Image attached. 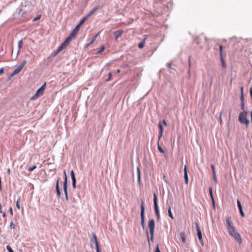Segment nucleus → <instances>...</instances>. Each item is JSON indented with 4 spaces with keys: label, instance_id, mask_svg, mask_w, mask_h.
<instances>
[{
    "label": "nucleus",
    "instance_id": "obj_36",
    "mask_svg": "<svg viewBox=\"0 0 252 252\" xmlns=\"http://www.w3.org/2000/svg\"><path fill=\"white\" fill-rule=\"evenodd\" d=\"M154 252H161L159 249V245L157 244L155 248V250L154 251Z\"/></svg>",
    "mask_w": 252,
    "mask_h": 252
},
{
    "label": "nucleus",
    "instance_id": "obj_7",
    "mask_svg": "<svg viewBox=\"0 0 252 252\" xmlns=\"http://www.w3.org/2000/svg\"><path fill=\"white\" fill-rule=\"evenodd\" d=\"M87 20L85 18H83L79 22V23L77 25L75 28L71 32L72 35L75 34L76 36L77 35L80 27L85 23Z\"/></svg>",
    "mask_w": 252,
    "mask_h": 252
},
{
    "label": "nucleus",
    "instance_id": "obj_9",
    "mask_svg": "<svg viewBox=\"0 0 252 252\" xmlns=\"http://www.w3.org/2000/svg\"><path fill=\"white\" fill-rule=\"evenodd\" d=\"M226 223L227 225V231L235 227L233 224V222L231 220V218L230 216H228L226 218Z\"/></svg>",
    "mask_w": 252,
    "mask_h": 252
},
{
    "label": "nucleus",
    "instance_id": "obj_59",
    "mask_svg": "<svg viewBox=\"0 0 252 252\" xmlns=\"http://www.w3.org/2000/svg\"><path fill=\"white\" fill-rule=\"evenodd\" d=\"M162 123L165 126H166L167 125V122L165 120H162Z\"/></svg>",
    "mask_w": 252,
    "mask_h": 252
},
{
    "label": "nucleus",
    "instance_id": "obj_64",
    "mask_svg": "<svg viewBox=\"0 0 252 252\" xmlns=\"http://www.w3.org/2000/svg\"><path fill=\"white\" fill-rule=\"evenodd\" d=\"M250 115H251V120H252V108L250 112Z\"/></svg>",
    "mask_w": 252,
    "mask_h": 252
},
{
    "label": "nucleus",
    "instance_id": "obj_29",
    "mask_svg": "<svg viewBox=\"0 0 252 252\" xmlns=\"http://www.w3.org/2000/svg\"><path fill=\"white\" fill-rule=\"evenodd\" d=\"M172 63H168L167 64V67L168 68V69H169V70H175V69L174 68L172 67Z\"/></svg>",
    "mask_w": 252,
    "mask_h": 252
},
{
    "label": "nucleus",
    "instance_id": "obj_56",
    "mask_svg": "<svg viewBox=\"0 0 252 252\" xmlns=\"http://www.w3.org/2000/svg\"><path fill=\"white\" fill-rule=\"evenodd\" d=\"M63 189L64 193L67 192V187H63Z\"/></svg>",
    "mask_w": 252,
    "mask_h": 252
},
{
    "label": "nucleus",
    "instance_id": "obj_26",
    "mask_svg": "<svg viewBox=\"0 0 252 252\" xmlns=\"http://www.w3.org/2000/svg\"><path fill=\"white\" fill-rule=\"evenodd\" d=\"M158 149L160 153H162V154H163L164 153V150L160 146V145H159L158 142Z\"/></svg>",
    "mask_w": 252,
    "mask_h": 252
},
{
    "label": "nucleus",
    "instance_id": "obj_55",
    "mask_svg": "<svg viewBox=\"0 0 252 252\" xmlns=\"http://www.w3.org/2000/svg\"><path fill=\"white\" fill-rule=\"evenodd\" d=\"M9 212H10V214L11 216H13V210H12V207H10L9 208Z\"/></svg>",
    "mask_w": 252,
    "mask_h": 252
},
{
    "label": "nucleus",
    "instance_id": "obj_11",
    "mask_svg": "<svg viewBox=\"0 0 252 252\" xmlns=\"http://www.w3.org/2000/svg\"><path fill=\"white\" fill-rule=\"evenodd\" d=\"M237 206L239 209V211L241 216L242 217H244L245 216V215L243 210V208H242V206L241 201L238 199L237 200Z\"/></svg>",
    "mask_w": 252,
    "mask_h": 252
},
{
    "label": "nucleus",
    "instance_id": "obj_25",
    "mask_svg": "<svg viewBox=\"0 0 252 252\" xmlns=\"http://www.w3.org/2000/svg\"><path fill=\"white\" fill-rule=\"evenodd\" d=\"M100 32H98L91 39V43H93L96 40V37L99 35Z\"/></svg>",
    "mask_w": 252,
    "mask_h": 252
},
{
    "label": "nucleus",
    "instance_id": "obj_3",
    "mask_svg": "<svg viewBox=\"0 0 252 252\" xmlns=\"http://www.w3.org/2000/svg\"><path fill=\"white\" fill-rule=\"evenodd\" d=\"M154 206L155 209V212L157 218V221H160V217L159 214V210L158 206V197L156 192H154Z\"/></svg>",
    "mask_w": 252,
    "mask_h": 252
},
{
    "label": "nucleus",
    "instance_id": "obj_5",
    "mask_svg": "<svg viewBox=\"0 0 252 252\" xmlns=\"http://www.w3.org/2000/svg\"><path fill=\"white\" fill-rule=\"evenodd\" d=\"M140 217H141V224L143 230L145 228V206H144V200H141V212H140Z\"/></svg>",
    "mask_w": 252,
    "mask_h": 252
},
{
    "label": "nucleus",
    "instance_id": "obj_1",
    "mask_svg": "<svg viewBox=\"0 0 252 252\" xmlns=\"http://www.w3.org/2000/svg\"><path fill=\"white\" fill-rule=\"evenodd\" d=\"M248 112L246 111L241 112L238 116V121L241 124L245 125L246 128L249 127L250 121L247 118Z\"/></svg>",
    "mask_w": 252,
    "mask_h": 252
},
{
    "label": "nucleus",
    "instance_id": "obj_8",
    "mask_svg": "<svg viewBox=\"0 0 252 252\" xmlns=\"http://www.w3.org/2000/svg\"><path fill=\"white\" fill-rule=\"evenodd\" d=\"M223 46L220 44L219 45V51H220V59L221 61V66L223 68L225 69L226 68V64L224 60L223 56Z\"/></svg>",
    "mask_w": 252,
    "mask_h": 252
},
{
    "label": "nucleus",
    "instance_id": "obj_42",
    "mask_svg": "<svg viewBox=\"0 0 252 252\" xmlns=\"http://www.w3.org/2000/svg\"><path fill=\"white\" fill-rule=\"evenodd\" d=\"M154 230H155V228H149V232H150V235H154Z\"/></svg>",
    "mask_w": 252,
    "mask_h": 252
},
{
    "label": "nucleus",
    "instance_id": "obj_19",
    "mask_svg": "<svg viewBox=\"0 0 252 252\" xmlns=\"http://www.w3.org/2000/svg\"><path fill=\"white\" fill-rule=\"evenodd\" d=\"M180 238H181L182 242L183 243H185L186 242L185 234L184 232H181L180 234Z\"/></svg>",
    "mask_w": 252,
    "mask_h": 252
},
{
    "label": "nucleus",
    "instance_id": "obj_58",
    "mask_svg": "<svg viewBox=\"0 0 252 252\" xmlns=\"http://www.w3.org/2000/svg\"><path fill=\"white\" fill-rule=\"evenodd\" d=\"M64 194H65L66 200L68 201V192L64 193Z\"/></svg>",
    "mask_w": 252,
    "mask_h": 252
},
{
    "label": "nucleus",
    "instance_id": "obj_49",
    "mask_svg": "<svg viewBox=\"0 0 252 252\" xmlns=\"http://www.w3.org/2000/svg\"><path fill=\"white\" fill-rule=\"evenodd\" d=\"M14 75H15V74H13V72H12V73H11V74L9 76L8 79H7V80H9L11 79V78L12 77H13Z\"/></svg>",
    "mask_w": 252,
    "mask_h": 252
},
{
    "label": "nucleus",
    "instance_id": "obj_61",
    "mask_svg": "<svg viewBox=\"0 0 252 252\" xmlns=\"http://www.w3.org/2000/svg\"><path fill=\"white\" fill-rule=\"evenodd\" d=\"M96 252H101V247L100 248H96Z\"/></svg>",
    "mask_w": 252,
    "mask_h": 252
},
{
    "label": "nucleus",
    "instance_id": "obj_10",
    "mask_svg": "<svg viewBox=\"0 0 252 252\" xmlns=\"http://www.w3.org/2000/svg\"><path fill=\"white\" fill-rule=\"evenodd\" d=\"M76 35L75 34L72 35L71 32L69 35L65 39V40L62 43L65 47H66L70 43L72 39L75 37Z\"/></svg>",
    "mask_w": 252,
    "mask_h": 252
},
{
    "label": "nucleus",
    "instance_id": "obj_35",
    "mask_svg": "<svg viewBox=\"0 0 252 252\" xmlns=\"http://www.w3.org/2000/svg\"><path fill=\"white\" fill-rule=\"evenodd\" d=\"M244 100H245L244 94H240V101H241V103H245L244 102Z\"/></svg>",
    "mask_w": 252,
    "mask_h": 252
},
{
    "label": "nucleus",
    "instance_id": "obj_53",
    "mask_svg": "<svg viewBox=\"0 0 252 252\" xmlns=\"http://www.w3.org/2000/svg\"><path fill=\"white\" fill-rule=\"evenodd\" d=\"M4 73V69L3 67L0 68V75Z\"/></svg>",
    "mask_w": 252,
    "mask_h": 252
},
{
    "label": "nucleus",
    "instance_id": "obj_2",
    "mask_svg": "<svg viewBox=\"0 0 252 252\" xmlns=\"http://www.w3.org/2000/svg\"><path fill=\"white\" fill-rule=\"evenodd\" d=\"M228 232L229 235L233 238L239 245L242 244L241 236L235 227L228 230Z\"/></svg>",
    "mask_w": 252,
    "mask_h": 252
},
{
    "label": "nucleus",
    "instance_id": "obj_4",
    "mask_svg": "<svg viewBox=\"0 0 252 252\" xmlns=\"http://www.w3.org/2000/svg\"><path fill=\"white\" fill-rule=\"evenodd\" d=\"M46 83H44L36 91L35 94L31 98V100H34L37 99L39 96L43 95L45 90Z\"/></svg>",
    "mask_w": 252,
    "mask_h": 252
},
{
    "label": "nucleus",
    "instance_id": "obj_47",
    "mask_svg": "<svg viewBox=\"0 0 252 252\" xmlns=\"http://www.w3.org/2000/svg\"><path fill=\"white\" fill-rule=\"evenodd\" d=\"M162 135H163V132H159V135H158V142L159 143V140L161 139V138L162 137Z\"/></svg>",
    "mask_w": 252,
    "mask_h": 252
},
{
    "label": "nucleus",
    "instance_id": "obj_39",
    "mask_svg": "<svg viewBox=\"0 0 252 252\" xmlns=\"http://www.w3.org/2000/svg\"><path fill=\"white\" fill-rule=\"evenodd\" d=\"M67 187V178L64 179L63 187Z\"/></svg>",
    "mask_w": 252,
    "mask_h": 252
},
{
    "label": "nucleus",
    "instance_id": "obj_57",
    "mask_svg": "<svg viewBox=\"0 0 252 252\" xmlns=\"http://www.w3.org/2000/svg\"><path fill=\"white\" fill-rule=\"evenodd\" d=\"M137 180H138V182L139 183V184L140 185H141V177H137Z\"/></svg>",
    "mask_w": 252,
    "mask_h": 252
},
{
    "label": "nucleus",
    "instance_id": "obj_50",
    "mask_svg": "<svg viewBox=\"0 0 252 252\" xmlns=\"http://www.w3.org/2000/svg\"><path fill=\"white\" fill-rule=\"evenodd\" d=\"M72 185L74 189L76 188V182H72Z\"/></svg>",
    "mask_w": 252,
    "mask_h": 252
},
{
    "label": "nucleus",
    "instance_id": "obj_28",
    "mask_svg": "<svg viewBox=\"0 0 252 252\" xmlns=\"http://www.w3.org/2000/svg\"><path fill=\"white\" fill-rule=\"evenodd\" d=\"M158 126L159 128V132H160L161 133L163 132V127L160 123L158 124Z\"/></svg>",
    "mask_w": 252,
    "mask_h": 252
},
{
    "label": "nucleus",
    "instance_id": "obj_21",
    "mask_svg": "<svg viewBox=\"0 0 252 252\" xmlns=\"http://www.w3.org/2000/svg\"><path fill=\"white\" fill-rule=\"evenodd\" d=\"M27 63L26 60H24L22 61V62L21 63V64L17 67L18 68H19V70L21 71L22 68H23L24 66Z\"/></svg>",
    "mask_w": 252,
    "mask_h": 252
},
{
    "label": "nucleus",
    "instance_id": "obj_62",
    "mask_svg": "<svg viewBox=\"0 0 252 252\" xmlns=\"http://www.w3.org/2000/svg\"><path fill=\"white\" fill-rule=\"evenodd\" d=\"M63 175H64V179L67 178L65 170H64V171H63Z\"/></svg>",
    "mask_w": 252,
    "mask_h": 252
},
{
    "label": "nucleus",
    "instance_id": "obj_48",
    "mask_svg": "<svg viewBox=\"0 0 252 252\" xmlns=\"http://www.w3.org/2000/svg\"><path fill=\"white\" fill-rule=\"evenodd\" d=\"M213 180H214L215 184H217L218 183V180H217V179L216 175H213Z\"/></svg>",
    "mask_w": 252,
    "mask_h": 252
},
{
    "label": "nucleus",
    "instance_id": "obj_52",
    "mask_svg": "<svg viewBox=\"0 0 252 252\" xmlns=\"http://www.w3.org/2000/svg\"><path fill=\"white\" fill-rule=\"evenodd\" d=\"M104 50V46H102L100 48V49L98 51V53H101L102 52V51H103Z\"/></svg>",
    "mask_w": 252,
    "mask_h": 252
},
{
    "label": "nucleus",
    "instance_id": "obj_30",
    "mask_svg": "<svg viewBox=\"0 0 252 252\" xmlns=\"http://www.w3.org/2000/svg\"><path fill=\"white\" fill-rule=\"evenodd\" d=\"M211 169H212V173H213V175H216L215 166L213 164H211Z\"/></svg>",
    "mask_w": 252,
    "mask_h": 252
},
{
    "label": "nucleus",
    "instance_id": "obj_27",
    "mask_svg": "<svg viewBox=\"0 0 252 252\" xmlns=\"http://www.w3.org/2000/svg\"><path fill=\"white\" fill-rule=\"evenodd\" d=\"M23 41L21 40L18 42V46L19 48V50L23 47ZM19 51H18V53H19Z\"/></svg>",
    "mask_w": 252,
    "mask_h": 252
},
{
    "label": "nucleus",
    "instance_id": "obj_51",
    "mask_svg": "<svg viewBox=\"0 0 252 252\" xmlns=\"http://www.w3.org/2000/svg\"><path fill=\"white\" fill-rule=\"evenodd\" d=\"M0 213L2 214L3 217H6V213L5 212H2V208L0 210Z\"/></svg>",
    "mask_w": 252,
    "mask_h": 252
},
{
    "label": "nucleus",
    "instance_id": "obj_6",
    "mask_svg": "<svg viewBox=\"0 0 252 252\" xmlns=\"http://www.w3.org/2000/svg\"><path fill=\"white\" fill-rule=\"evenodd\" d=\"M93 244L95 245V249L100 248L99 242L95 233H93V235L90 238V246L92 248H93Z\"/></svg>",
    "mask_w": 252,
    "mask_h": 252
},
{
    "label": "nucleus",
    "instance_id": "obj_33",
    "mask_svg": "<svg viewBox=\"0 0 252 252\" xmlns=\"http://www.w3.org/2000/svg\"><path fill=\"white\" fill-rule=\"evenodd\" d=\"M111 79H112V73L109 72L108 74V77L107 79H106L105 81L106 82H108V81H110V80H111Z\"/></svg>",
    "mask_w": 252,
    "mask_h": 252
},
{
    "label": "nucleus",
    "instance_id": "obj_34",
    "mask_svg": "<svg viewBox=\"0 0 252 252\" xmlns=\"http://www.w3.org/2000/svg\"><path fill=\"white\" fill-rule=\"evenodd\" d=\"M20 199L19 198L17 200V201L16 202V206L18 209H20Z\"/></svg>",
    "mask_w": 252,
    "mask_h": 252
},
{
    "label": "nucleus",
    "instance_id": "obj_14",
    "mask_svg": "<svg viewBox=\"0 0 252 252\" xmlns=\"http://www.w3.org/2000/svg\"><path fill=\"white\" fill-rule=\"evenodd\" d=\"M99 8L98 5L95 6L94 7L90 12L86 16H84V18H85L86 20H87L89 17H90L92 15H93L97 10H98Z\"/></svg>",
    "mask_w": 252,
    "mask_h": 252
},
{
    "label": "nucleus",
    "instance_id": "obj_13",
    "mask_svg": "<svg viewBox=\"0 0 252 252\" xmlns=\"http://www.w3.org/2000/svg\"><path fill=\"white\" fill-rule=\"evenodd\" d=\"M209 195H210L211 199L213 208H214V209H215V199L214 198V196H213V189H212V187L209 188Z\"/></svg>",
    "mask_w": 252,
    "mask_h": 252
},
{
    "label": "nucleus",
    "instance_id": "obj_22",
    "mask_svg": "<svg viewBox=\"0 0 252 252\" xmlns=\"http://www.w3.org/2000/svg\"><path fill=\"white\" fill-rule=\"evenodd\" d=\"M145 39H146V38H145L141 42H140L138 45V47L140 48V49H142L143 48L144 46H145Z\"/></svg>",
    "mask_w": 252,
    "mask_h": 252
},
{
    "label": "nucleus",
    "instance_id": "obj_45",
    "mask_svg": "<svg viewBox=\"0 0 252 252\" xmlns=\"http://www.w3.org/2000/svg\"><path fill=\"white\" fill-rule=\"evenodd\" d=\"M195 227H196V231L200 229L198 222H195Z\"/></svg>",
    "mask_w": 252,
    "mask_h": 252
},
{
    "label": "nucleus",
    "instance_id": "obj_38",
    "mask_svg": "<svg viewBox=\"0 0 252 252\" xmlns=\"http://www.w3.org/2000/svg\"><path fill=\"white\" fill-rule=\"evenodd\" d=\"M21 71L19 69V68H18V67H17L14 71H13V74H18Z\"/></svg>",
    "mask_w": 252,
    "mask_h": 252
},
{
    "label": "nucleus",
    "instance_id": "obj_20",
    "mask_svg": "<svg viewBox=\"0 0 252 252\" xmlns=\"http://www.w3.org/2000/svg\"><path fill=\"white\" fill-rule=\"evenodd\" d=\"M70 176L72 180V182H76V179L75 178V175L73 170L70 172Z\"/></svg>",
    "mask_w": 252,
    "mask_h": 252
},
{
    "label": "nucleus",
    "instance_id": "obj_43",
    "mask_svg": "<svg viewBox=\"0 0 252 252\" xmlns=\"http://www.w3.org/2000/svg\"><path fill=\"white\" fill-rule=\"evenodd\" d=\"M146 235H147V239H148V242L149 247V248H150V240H149V233H148V232L147 230H146Z\"/></svg>",
    "mask_w": 252,
    "mask_h": 252
},
{
    "label": "nucleus",
    "instance_id": "obj_63",
    "mask_svg": "<svg viewBox=\"0 0 252 252\" xmlns=\"http://www.w3.org/2000/svg\"><path fill=\"white\" fill-rule=\"evenodd\" d=\"M93 44V43H91V41H90L89 43H88V44H87L86 45V47H89L90 45H91V44Z\"/></svg>",
    "mask_w": 252,
    "mask_h": 252
},
{
    "label": "nucleus",
    "instance_id": "obj_60",
    "mask_svg": "<svg viewBox=\"0 0 252 252\" xmlns=\"http://www.w3.org/2000/svg\"><path fill=\"white\" fill-rule=\"evenodd\" d=\"M150 240L151 241L153 242L154 241V235H150Z\"/></svg>",
    "mask_w": 252,
    "mask_h": 252
},
{
    "label": "nucleus",
    "instance_id": "obj_37",
    "mask_svg": "<svg viewBox=\"0 0 252 252\" xmlns=\"http://www.w3.org/2000/svg\"><path fill=\"white\" fill-rule=\"evenodd\" d=\"M6 249L8 252H14V251L12 250L11 247L9 245L6 246Z\"/></svg>",
    "mask_w": 252,
    "mask_h": 252
},
{
    "label": "nucleus",
    "instance_id": "obj_18",
    "mask_svg": "<svg viewBox=\"0 0 252 252\" xmlns=\"http://www.w3.org/2000/svg\"><path fill=\"white\" fill-rule=\"evenodd\" d=\"M148 226L149 228H155V222L154 219L150 220L148 221Z\"/></svg>",
    "mask_w": 252,
    "mask_h": 252
},
{
    "label": "nucleus",
    "instance_id": "obj_32",
    "mask_svg": "<svg viewBox=\"0 0 252 252\" xmlns=\"http://www.w3.org/2000/svg\"><path fill=\"white\" fill-rule=\"evenodd\" d=\"M41 15H39L34 18L32 20V22H34L39 20L41 18Z\"/></svg>",
    "mask_w": 252,
    "mask_h": 252
},
{
    "label": "nucleus",
    "instance_id": "obj_41",
    "mask_svg": "<svg viewBox=\"0 0 252 252\" xmlns=\"http://www.w3.org/2000/svg\"><path fill=\"white\" fill-rule=\"evenodd\" d=\"M137 177H141V171L139 167H137Z\"/></svg>",
    "mask_w": 252,
    "mask_h": 252
},
{
    "label": "nucleus",
    "instance_id": "obj_16",
    "mask_svg": "<svg viewBox=\"0 0 252 252\" xmlns=\"http://www.w3.org/2000/svg\"><path fill=\"white\" fill-rule=\"evenodd\" d=\"M184 178L185 179V184L188 185L189 183V177H188V170H187V167L186 165H185L184 169Z\"/></svg>",
    "mask_w": 252,
    "mask_h": 252
},
{
    "label": "nucleus",
    "instance_id": "obj_23",
    "mask_svg": "<svg viewBox=\"0 0 252 252\" xmlns=\"http://www.w3.org/2000/svg\"><path fill=\"white\" fill-rule=\"evenodd\" d=\"M196 231H197V237H198V238L199 239V241H201V239H202V233H201V229L197 230Z\"/></svg>",
    "mask_w": 252,
    "mask_h": 252
},
{
    "label": "nucleus",
    "instance_id": "obj_15",
    "mask_svg": "<svg viewBox=\"0 0 252 252\" xmlns=\"http://www.w3.org/2000/svg\"><path fill=\"white\" fill-rule=\"evenodd\" d=\"M55 189H56V192L57 193V195L59 198L61 197V192L60 189V186H59V179H58L56 183V186H55Z\"/></svg>",
    "mask_w": 252,
    "mask_h": 252
},
{
    "label": "nucleus",
    "instance_id": "obj_31",
    "mask_svg": "<svg viewBox=\"0 0 252 252\" xmlns=\"http://www.w3.org/2000/svg\"><path fill=\"white\" fill-rule=\"evenodd\" d=\"M36 165H33V166H32L31 167H30L29 168H28V171H30V172H32V171H33L34 169H35L36 168Z\"/></svg>",
    "mask_w": 252,
    "mask_h": 252
},
{
    "label": "nucleus",
    "instance_id": "obj_24",
    "mask_svg": "<svg viewBox=\"0 0 252 252\" xmlns=\"http://www.w3.org/2000/svg\"><path fill=\"white\" fill-rule=\"evenodd\" d=\"M65 47V46L63 43H62V44L57 49V53H60L61 52Z\"/></svg>",
    "mask_w": 252,
    "mask_h": 252
},
{
    "label": "nucleus",
    "instance_id": "obj_17",
    "mask_svg": "<svg viewBox=\"0 0 252 252\" xmlns=\"http://www.w3.org/2000/svg\"><path fill=\"white\" fill-rule=\"evenodd\" d=\"M167 204L168 205V216L172 219L173 220L174 219V216L173 215V214L171 211V205L169 204L168 203V201L167 202Z\"/></svg>",
    "mask_w": 252,
    "mask_h": 252
},
{
    "label": "nucleus",
    "instance_id": "obj_12",
    "mask_svg": "<svg viewBox=\"0 0 252 252\" xmlns=\"http://www.w3.org/2000/svg\"><path fill=\"white\" fill-rule=\"evenodd\" d=\"M123 33L124 31L123 30H119L114 32V34L115 36V40L116 41H118V38L121 36Z\"/></svg>",
    "mask_w": 252,
    "mask_h": 252
},
{
    "label": "nucleus",
    "instance_id": "obj_54",
    "mask_svg": "<svg viewBox=\"0 0 252 252\" xmlns=\"http://www.w3.org/2000/svg\"><path fill=\"white\" fill-rule=\"evenodd\" d=\"M240 92L241 94H244V88L242 86L240 88Z\"/></svg>",
    "mask_w": 252,
    "mask_h": 252
},
{
    "label": "nucleus",
    "instance_id": "obj_44",
    "mask_svg": "<svg viewBox=\"0 0 252 252\" xmlns=\"http://www.w3.org/2000/svg\"><path fill=\"white\" fill-rule=\"evenodd\" d=\"M241 109L243 110V111H245V103H241Z\"/></svg>",
    "mask_w": 252,
    "mask_h": 252
},
{
    "label": "nucleus",
    "instance_id": "obj_46",
    "mask_svg": "<svg viewBox=\"0 0 252 252\" xmlns=\"http://www.w3.org/2000/svg\"><path fill=\"white\" fill-rule=\"evenodd\" d=\"M59 53H57V50H56V51H54L52 53V55L53 56V57H55Z\"/></svg>",
    "mask_w": 252,
    "mask_h": 252
},
{
    "label": "nucleus",
    "instance_id": "obj_40",
    "mask_svg": "<svg viewBox=\"0 0 252 252\" xmlns=\"http://www.w3.org/2000/svg\"><path fill=\"white\" fill-rule=\"evenodd\" d=\"M9 227L10 229H15V225L12 221H11L10 223Z\"/></svg>",
    "mask_w": 252,
    "mask_h": 252
}]
</instances>
